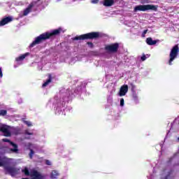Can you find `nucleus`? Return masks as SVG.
Wrapping results in <instances>:
<instances>
[{
  "instance_id": "f8f14e48",
  "label": "nucleus",
  "mask_w": 179,
  "mask_h": 179,
  "mask_svg": "<svg viewBox=\"0 0 179 179\" xmlns=\"http://www.w3.org/2000/svg\"><path fill=\"white\" fill-rule=\"evenodd\" d=\"M102 3L103 6L108 8L110 6H113V5L115 3V1H114V0H103Z\"/></svg>"
},
{
  "instance_id": "4468645a",
  "label": "nucleus",
  "mask_w": 179,
  "mask_h": 179,
  "mask_svg": "<svg viewBox=\"0 0 179 179\" xmlns=\"http://www.w3.org/2000/svg\"><path fill=\"white\" fill-rule=\"evenodd\" d=\"M146 43L148 44V45H155V44H157V41H159V40L156 41H153V39L151 37L147 38H146Z\"/></svg>"
},
{
  "instance_id": "9b49d317",
  "label": "nucleus",
  "mask_w": 179,
  "mask_h": 179,
  "mask_svg": "<svg viewBox=\"0 0 179 179\" xmlns=\"http://www.w3.org/2000/svg\"><path fill=\"white\" fill-rule=\"evenodd\" d=\"M12 20V17H4L0 21V26H5V24H8V23H10Z\"/></svg>"
},
{
  "instance_id": "20e7f679",
  "label": "nucleus",
  "mask_w": 179,
  "mask_h": 179,
  "mask_svg": "<svg viewBox=\"0 0 179 179\" xmlns=\"http://www.w3.org/2000/svg\"><path fill=\"white\" fill-rule=\"evenodd\" d=\"M40 5H41V0H37V1L31 2L27 6V8H26L24 10L23 15L27 16L29 13H31V12H32L33 9H34V10H36L37 8L40 6Z\"/></svg>"
},
{
  "instance_id": "6ab92c4d",
  "label": "nucleus",
  "mask_w": 179,
  "mask_h": 179,
  "mask_svg": "<svg viewBox=\"0 0 179 179\" xmlns=\"http://www.w3.org/2000/svg\"><path fill=\"white\" fill-rule=\"evenodd\" d=\"M7 113L6 110H0V115H6Z\"/></svg>"
},
{
  "instance_id": "c756f323",
  "label": "nucleus",
  "mask_w": 179,
  "mask_h": 179,
  "mask_svg": "<svg viewBox=\"0 0 179 179\" xmlns=\"http://www.w3.org/2000/svg\"><path fill=\"white\" fill-rule=\"evenodd\" d=\"M148 3V0H142L141 1V3Z\"/></svg>"
},
{
  "instance_id": "dca6fc26",
  "label": "nucleus",
  "mask_w": 179,
  "mask_h": 179,
  "mask_svg": "<svg viewBox=\"0 0 179 179\" xmlns=\"http://www.w3.org/2000/svg\"><path fill=\"white\" fill-rule=\"evenodd\" d=\"M58 176H59V173L57 171H52L51 173V178H57Z\"/></svg>"
},
{
  "instance_id": "b1692460",
  "label": "nucleus",
  "mask_w": 179,
  "mask_h": 179,
  "mask_svg": "<svg viewBox=\"0 0 179 179\" xmlns=\"http://www.w3.org/2000/svg\"><path fill=\"white\" fill-rule=\"evenodd\" d=\"M24 122L26 124V125H27V127H31V122L29 121H24Z\"/></svg>"
},
{
  "instance_id": "412c9836",
  "label": "nucleus",
  "mask_w": 179,
  "mask_h": 179,
  "mask_svg": "<svg viewBox=\"0 0 179 179\" xmlns=\"http://www.w3.org/2000/svg\"><path fill=\"white\" fill-rule=\"evenodd\" d=\"M33 155H34V150L31 149L30 150V152H29V157H30V159H33Z\"/></svg>"
},
{
  "instance_id": "39448f33",
  "label": "nucleus",
  "mask_w": 179,
  "mask_h": 179,
  "mask_svg": "<svg viewBox=\"0 0 179 179\" xmlns=\"http://www.w3.org/2000/svg\"><path fill=\"white\" fill-rule=\"evenodd\" d=\"M178 52H179L178 45H176L172 48L169 54V57H170L169 61V65H173L172 62L176 59V57L178 56Z\"/></svg>"
},
{
  "instance_id": "5701e85b",
  "label": "nucleus",
  "mask_w": 179,
  "mask_h": 179,
  "mask_svg": "<svg viewBox=\"0 0 179 179\" xmlns=\"http://www.w3.org/2000/svg\"><path fill=\"white\" fill-rule=\"evenodd\" d=\"M146 33H148V29H145L143 31L142 34H141V37H145L146 36Z\"/></svg>"
},
{
  "instance_id": "f3484780",
  "label": "nucleus",
  "mask_w": 179,
  "mask_h": 179,
  "mask_svg": "<svg viewBox=\"0 0 179 179\" xmlns=\"http://www.w3.org/2000/svg\"><path fill=\"white\" fill-rule=\"evenodd\" d=\"M22 173H24L25 176H30V172L29 171V169L24 168L22 170Z\"/></svg>"
},
{
  "instance_id": "9d476101",
  "label": "nucleus",
  "mask_w": 179,
  "mask_h": 179,
  "mask_svg": "<svg viewBox=\"0 0 179 179\" xmlns=\"http://www.w3.org/2000/svg\"><path fill=\"white\" fill-rule=\"evenodd\" d=\"M127 93H128V86L127 85H124L120 87L119 96L122 97V96H125Z\"/></svg>"
},
{
  "instance_id": "bb28decb",
  "label": "nucleus",
  "mask_w": 179,
  "mask_h": 179,
  "mask_svg": "<svg viewBox=\"0 0 179 179\" xmlns=\"http://www.w3.org/2000/svg\"><path fill=\"white\" fill-rule=\"evenodd\" d=\"M45 164H47V166H51V162H50V160L48 159H46Z\"/></svg>"
},
{
  "instance_id": "c85d7f7f",
  "label": "nucleus",
  "mask_w": 179,
  "mask_h": 179,
  "mask_svg": "<svg viewBox=\"0 0 179 179\" xmlns=\"http://www.w3.org/2000/svg\"><path fill=\"white\" fill-rule=\"evenodd\" d=\"M3 74L2 73V68L0 67V78H2Z\"/></svg>"
},
{
  "instance_id": "a211bd4d",
  "label": "nucleus",
  "mask_w": 179,
  "mask_h": 179,
  "mask_svg": "<svg viewBox=\"0 0 179 179\" xmlns=\"http://www.w3.org/2000/svg\"><path fill=\"white\" fill-rule=\"evenodd\" d=\"M130 86H131V90L132 92H135L136 91H135V88H136V86L135 85H134V83H129Z\"/></svg>"
},
{
  "instance_id": "2eb2a0df",
  "label": "nucleus",
  "mask_w": 179,
  "mask_h": 179,
  "mask_svg": "<svg viewBox=\"0 0 179 179\" xmlns=\"http://www.w3.org/2000/svg\"><path fill=\"white\" fill-rule=\"evenodd\" d=\"M28 55H30V53L27 52L24 55H22L19 56L18 57H16L15 61L17 62H20V61H23V59H24L26 58V57H28Z\"/></svg>"
},
{
  "instance_id": "4be33fe9",
  "label": "nucleus",
  "mask_w": 179,
  "mask_h": 179,
  "mask_svg": "<svg viewBox=\"0 0 179 179\" xmlns=\"http://www.w3.org/2000/svg\"><path fill=\"white\" fill-rule=\"evenodd\" d=\"M87 45H90V48H93L94 47V45H93V43L92 42H87Z\"/></svg>"
},
{
  "instance_id": "ddd939ff",
  "label": "nucleus",
  "mask_w": 179,
  "mask_h": 179,
  "mask_svg": "<svg viewBox=\"0 0 179 179\" xmlns=\"http://www.w3.org/2000/svg\"><path fill=\"white\" fill-rule=\"evenodd\" d=\"M48 79L42 85V87H46V86H48L52 82V75L51 73L48 75Z\"/></svg>"
},
{
  "instance_id": "6e6552de",
  "label": "nucleus",
  "mask_w": 179,
  "mask_h": 179,
  "mask_svg": "<svg viewBox=\"0 0 179 179\" xmlns=\"http://www.w3.org/2000/svg\"><path fill=\"white\" fill-rule=\"evenodd\" d=\"M2 141L3 142H8V143H10V145H11V146H13V148H10V152H13V153H17L19 152V149H17V144L10 141V140H9L8 138H3Z\"/></svg>"
},
{
  "instance_id": "aec40b11",
  "label": "nucleus",
  "mask_w": 179,
  "mask_h": 179,
  "mask_svg": "<svg viewBox=\"0 0 179 179\" xmlns=\"http://www.w3.org/2000/svg\"><path fill=\"white\" fill-rule=\"evenodd\" d=\"M132 97L134 99V100H136L138 99V95L136 94V92H132Z\"/></svg>"
},
{
  "instance_id": "1a4fd4ad",
  "label": "nucleus",
  "mask_w": 179,
  "mask_h": 179,
  "mask_svg": "<svg viewBox=\"0 0 179 179\" xmlns=\"http://www.w3.org/2000/svg\"><path fill=\"white\" fill-rule=\"evenodd\" d=\"M10 127L8 125H3L0 127V132H3L5 136L9 137L12 136V134L9 131Z\"/></svg>"
},
{
  "instance_id": "7c9ffc66",
  "label": "nucleus",
  "mask_w": 179,
  "mask_h": 179,
  "mask_svg": "<svg viewBox=\"0 0 179 179\" xmlns=\"http://www.w3.org/2000/svg\"><path fill=\"white\" fill-rule=\"evenodd\" d=\"M26 135H33V133H30L29 131L25 132Z\"/></svg>"
},
{
  "instance_id": "f03ea898",
  "label": "nucleus",
  "mask_w": 179,
  "mask_h": 179,
  "mask_svg": "<svg viewBox=\"0 0 179 179\" xmlns=\"http://www.w3.org/2000/svg\"><path fill=\"white\" fill-rule=\"evenodd\" d=\"M103 35L100 32L92 31L87 34H84L80 36H76L73 38V41H78V40H96V38H101Z\"/></svg>"
},
{
  "instance_id": "0eeeda50",
  "label": "nucleus",
  "mask_w": 179,
  "mask_h": 179,
  "mask_svg": "<svg viewBox=\"0 0 179 179\" xmlns=\"http://www.w3.org/2000/svg\"><path fill=\"white\" fill-rule=\"evenodd\" d=\"M3 169L4 171L6 172V174H10L12 177L17 174V169L13 166L3 165Z\"/></svg>"
},
{
  "instance_id": "a878e982",
  "label": "nucleus",
  "mask_w": 179,
  "mask_h": 179,
  "mask_svg": "<svg viewBox=\"0 0 179 179\" xmlns=\"http://www.w3.org/2000/svg\"><path fill=\"white\" fill-rule=\"evenodd\" d=\"M146 55H143V56L141 57V61H146Z\"/></svg>"
},
{
  "instance_id": "393cba45",
  "label": "nucleus",
  "mask_w": 179,
  "mask_h": 179,
  "mask_svg": "<svg viewBox=\"0 0 179 179\" xmlns=\"http://www.w3.org/2000/svg\"><path fill=\"white\" fill-rule=\"evenodd\" d=\"M120 106L124 107V99L123 98H122L120 99Z\"/></svg>"
},
{
  "instance_id": "423d86ee",
  "label": "nucleus",
  "mask_w": 179,
  "mask_h": 179,
  "mask_svg": "<svg viewBox=\"0 0 179 179\" xmlns=\"http://www.w3.org/2000/svg\"><path fill=\"white\" fill-rule=\"evenodd\" d=\"M120 48V43H112L110 45H107L105 47V50L108 51V52H117L118 51V49Z\"/></svg>"
},
{
  "instance_id": "7ed1b4c3",
  "label": "nucleus",
  "mask_w": 179,
  "mask_h": 179,
  "mask_svg": "<svg viewBox=\"0 0 179 179\" xmlns=\"http://www.w3.org/2000/svg\"><path fill=\"white\" fill-rule=\"evenodd\" d=\"M157 6L152 4L138 5L134 7V12H146V10H154L155 12H157Z\"/></svg>"
},
{
  "instance_id": "cd10ccee",
  "label": "nucleus",
  "mask_w": 179,
  "mask_h": 179,
  "mask_svg": "<svg viewBox=\"0 0 179 179\" xmlns=\"http://www.w3.org/2000/svg\"><path fill=\"white\" fill-rule=\"evenodd\" d=\"M92 3H99V0H92Z\"/></svg>"
},
{
  "instance_id": "2f4dec72",
  "label": "nucleus",
  "mask_w": 179,
  "mask_h": 179,
  "mask_svg": "<svg viewBox=\"0 0 179 179\" xmlns=\"http://www.w3.org/2000/svg\"><path fill=\"white\" fill-rule=\"evenodd\" d=\"M3 166V164L2 162H0V167H2Z\"/></svg>"
},
{
  "instance_id": "f257e3e1",
  "label": "nucleus",
  "mask_w": 179,
  "mask_h": 179,
  "mask_svg": "<svg viewBox=\"0 0 179 179\" xmlns=\"http://www.w3.org/2000/svg\"><path fill=\"white\" fill-rule=\"evenodd\" d=\"M62 31V29L59 28L52 31L51 32H45L41 34L40 36H37L35 40L30 44L29 48H33L34 45H37V44H40V43L45 41V40H48V38L50 37H54V36H59Z\"/></svg>"
}]
</instances>
